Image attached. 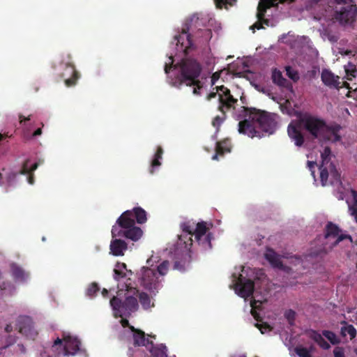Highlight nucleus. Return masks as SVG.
<instances>
[{
  "mask_svg": "<svg viewBox=\"0 0 357 357\" xmlns=\"http://www.w3.org/2000/svg\"><path fill=\"white\" fill-rule=\"evenodd\" d=\"M245 112V116L249 119H245L238 123V132L247 135L250 137H261L259 132L272 134L276 127L275 115L266 111L255 107H242Z\"/></svg>",
  "mask_w": 357,
  "mask_h": 357,
  "instance_id": "nucleus-1",
  "label": "nucleus"
},
{
  "mask_svg": "<svg viewBox=\"0 0 357 357\" xmlns=\"http://www.w3.org/2000/svg\"><path fill=\"white\" fill-rule=\"evenodd\" d=\"M170 64L166 63L165 66V73H169V70L174 66V68H179V74L178 79L180 84H185L186 86H193V93L195 95L200 94V89L203 85L199 79L202 72V66L195 59H184L177 64L173 65V57H169Z\"/></svg>",
  "mask_w": 357,
  "mask_h": 357,
  "instance_id": "nucleus-2",
  "label": "nucleus"
},
{
  "mask_svg": "<svg viewBox=\"0 0 357 357\" xmlns=\"http://www.w3.org/2000/svg\"><path fill=\"white\" fill-rule=\"evenodd\" d=\"M300 123L314 139L332 142H337L341 139L338 133L341 128L339 125L328 126L323 119L309 114L302 116Z\"/></svg>",
  "mask_w": 357,
  "mask_h": 357,
  "instance_id": "nucleus-3",
  "label": "nucleus"
},
{
  "mask_svg": "<svg viewBox=\"0 0 357 357\" xmlns=\"http://www.w3.org/2000/svg\"><path fill=\"white\" fill-rule=\"evenodd\" d=\"M341 229L337 225L328 222L324 229L323 236H319L318 241L321 242V247L312 251L310 255L312 257H322L329 252L335 246L342 241L349 238L351 241V237L347 234H341Z\"/></svg>",
  "mask_w": 357,
  "mask_h": 357,
  "instance_id": "nucleus-4",
  "label": "nucleus"
},
{
  "mask_svg": "<svg viewBox=\"0 0 357 357\" xmlns=\"http://www.w3.org/2000/svg\"><path fill=\"white\" fill-rule=\"evenodd\" d=\"M128 215H130V213L124 211L117 219L112 228V237L125 238L132 241H137L142 237V230L135 226V221L131 220Z\"/></svg>",
  "mask_w": 357,
  "mask_h": 357,
  "instance_id": "nucleus-5",
  "label": "nucleus"
},
{
  "mask_svg": "<svg viewBox=\"0 0 357 357\" xmlns=\"http://www.w3.org/2000/svg\"><path fill=\"white\" fill-rule=\"evenodd\" d=\"M57 75L61 79H63L66 86L71 87L77 84L79 78V74L76 70L73 63L72 56L70 54L63 56L59 63Z\"/></svg>",
  "mask_w": 357,
  "mask_h": 357,
  "instance_id": "nucleus-6",
  "label": "nucleus"
},
{
  "mask_svg": "<svg viewBox=\"0 0 357 357\" xmlns=\"http://www.w3.org/2000/svg\"><path fill=\"white\" fill-rule=\"evenodd\" d=\"M207 19L196 13L192 15L186 22L188 31H190L196 37H202L208 40L211 37V30L205 29Z\"/></svg>",
  "mask_w": 357,
  "mask_h": 357,
  "instance_id": "nucleus-7",
  "label": "nucleus"
},
{
  "mask_svg": "<svg viewBox=\"0 0 357 357\" xmlns=\"http://www.w3.org/2000/svg\"><path fill=\"white\" fill-rule=\"evenodd\" d=\"M337 4L342 6L335 13V18L340 24H348L353 22L357 13V6L351 3V0H335Z\"/></svg>",
  "mask_w": 357,
  "mask_h": 357,
  "instance_id": "nucleus-8",
  "label": "nucleus"
},
{
  "mask_svg": "<svg viewBox=\"0 0 357 357\" xmlns=\"http://www.w3.org/2000/svg\"><path fill=\"white\" fill-rule=\"evenodd\" d=\"M141 285L149 291L151 294L155 295L162 287L158 280L157 272L155 269L147 267L142 268V276L140 278Z\"/></svg>",
  "mask_w": 357,
  "mask_h": 357,
  "instance_id": "nucleus-9",
  "label": "nucleus"
},
{
  "mask_svg": "<svg viewBox=\"0 0 357 357\" xmlns=\"http://www.w3.org/2000/svg\"><path fill=\"white\" fill-rule=\"evenodd\" d=\"M80 341L75 337L70 335H63V338L57 337L54 343L53 347H60L59 353H63V356L75 355L79 350L80 347Z\"/></svg>",
  "mask_w": 357,
  "mask_h": 357,
  "instance_id": "nucleus-10",
  "label": "nucleus"
},
{
  "mask_svg": "<svg viewBox=\"0 0 357 357\" xmlns=\"http://www.w3.org/2000/svg\"><path fill=\"white\" fill-rule=\"evenodd\" d=\"M109 303L116 317H121L122 313L126 312L135 311L138 307L137 298L132 296H126L123 301L117 296H113Z\"/></svg>",
  "mask_w": 357,
  "mask_h": 357,
  "instance_id": "nucleus-11",
  "label": "nucleus"
},
{
  "mask_svg": "<svg viewBox=\"0 0 357 357\" xmlns=\"http://www.w3.org/2000/svg\"><path fill=\"white\" fill-rule=\"evenodd\" d=\"M16 325L19 333L29 339L35 340L38 335L33 319L29 316H20Z\"/></svg>",
  "mask_w": 357,
  "mask_h": 357,
  "instance_id": "nucleus-12",
  "label": "nucleus"
},
{
  "mask_svg": "<svg viewBox=\"0 0 357 357\" xmlns=\"http://www.w3.org/2000/svg\"><path fill=\"white\" fill-rule=\"evenodd\" d=\"M188 238L189 236H182V234L178 236V244L181 246H183L185 250L183 252L180 259H178V257L176 258V259L174 261V268L181 271H184L186 266L188 265L191 261L190 248L192 245L187 246L185 243V241H188Z\"/></svg>",
  "mask_w": 357,
  "mask_h": 357,
  "instance_id": "nucleus-13",
  "label": "nucleus"
},
{
  "mask_svg": "<svg viewBox=\"0 0 357 357\" xmlns=\"http://www.w3.org/2000/svg\"><path fill=\"white\" fill-rule=\"evenodd\" d=\"M208 227L205 222H201L195 226L194 236L199 245H202L204 248H211V234H206Z\"/></svg>",
  "mask_w": 357,
  "mask_h": 357,
  "instance_id": "nucleus-14",
  "label": "nucleus"
},
{
  "mask_svg": "<svg viewBox=\"0 0 357 357\" xmlns=\"http://www.w3.org/2000/svg\"><path fill=\"white\" fill-rule=\"evenodd\" d=\"M235 289L242 298H248L252 295L255 289L254 282L250 279H245L242 275L237 278Z\"/></svg>",
  "mask_w": 357,
  "mask_h": 357,
  "instance_id": "nucleus-15",
  "label": "nucleus"
},
{
  "mask_svg": "<svg viewBox=\"0 0 357 357\" xmlns=\"http://www.w3.org/2000/svg\"><path fill=\"white\" fill-rule=\"evenodd\" d=\"M227 92L219 94V106L218 110L225 114L231 108H234V105L237 102V99L234 98L230 93V90L227 89Z\"/></svg>",
  "mask_w": 357,
  "mask_h": 357,
  "instance_id": "nucleus-16",
  "label": "nucleus"
},
{
  "mask_svg": "<svg viewBox=\"0 0 357 357\" xmlns=\"http://www.w3.org/2000/svg\"><path fill=\"white\" fill-rule=\"evenodd\" d=\"M127 249L128 244L122 238L112 237L109 245L110 253L112 255L116 257L123 256Z\"/></svg>",
  "mask_w": 357,
  "mask_h": 357,
  "instance_id": "nucleus-17",
  "label": "nucleus"
},
{
  "mask_svg": "<svg viewBox=\"0 0 357 357\" xmlns=\"http://www.w3.org/2000/svg\"><path fill=\"white\" fill-rule=\"evenodd\" d=\"M328 171H330L331 176L333 177L335 181L341 183L340 174L336 169L335 166L333 163H330L328 166H320V178L323 185H325L327 183L328 178Z\"/></svg>",
  "mask_w": 357,
  "mask_h": 357,
  "instance_id": "nucleus-18",
  "label": "nucleus"
},
{
  "mask_svg": "<svg viewBox=\"0 0 357 357\" xmlns=\"http://www.w3.org/2000/svg\"><path fill=\"white\" fill-rule=\"evenodd\" d=\"M276 1H279L280 3H283L285 2L292 3L295 1V0H265L260 1L257 7V17L259 20H264L266 10L271 6H273Z\"/></svg>",
  "mask_w": 357,
  "mask_h": 357,
  "instance_id": "nucleus-19",
  "label": "nucleus"
},
{
  "mask_svg": "<svg viewBox=\"0 0 357 357\" xmlns=\"http://www.w3.org/2000/svg\"><path fill=\"white\" fill-rule=\"evenodd\" d=\"M321 78L323 83L330 88H338L340 84V77L327 69L322 70Z\"/></svg>",
  "mask_w": 357,
  "mask_h": 357,
  "instance_id": "nucleus-20",
  "label": "nucleus"
},
{
  "mask_svg": "<svg viewBox=\"0 0 357 357\" xmlns=\"http://www.w3.org/2000/svg\"><path fill=\"white\" fill-rule=\"evenodd\" d=\"M133 332V344L135 346L153 345V342L145 337V333L141 330L135 329L133 326L130 327Z\"/></svg>",
  "mask_w": 357,
  "mask_h": 357,
  "instance_id": "nucleus-21",
  "label": "nucleus"
},
{
  "mask_svg": "<svg viewBox=\"0 0 357 357\" xmlns=\"http://www.w3.org/2000/svg\"><path fill=\"white\" fill-rule=\"evenodd\" d=\"M126 211L130 213V215H128V218L131 220H135L138 224H144L147 220L146 211L139 206L135 207L132 210H127Z\"/></svg>",
  "mask_w": 357,
  "mask_h": 357,
  "instance_id": "nucleus-22",
  "label": "nucleus"
},
{
  "mask_svg": "<svg viewBox=\"0 0 357 357\" xmlns=\"http://www.w3.org/2000/svg\"><path fill=\"white\" fill-rule=\"evenodd\" d=\"M231 144L228 139L218 142L215 146V153L212 156L213 160H218V156H223L225 153L231 151Z\"/></svg>",
  "mask_w": 357,
  "mask_h": 357,
  "instance_id": "nucleus-23",
  "label": "nucleus"
},
{
  "mask_svg": "<svg viewBox=\"0 0 357 357\" xmlns=\"http://www.w3.org/2000/svg\"><path fill=\"white\" fill-rule=\"evenodd\" d=\"M195 226V222H191L190 221L182 222L180 225L182 229V236H189L188 241H185V243L187 246L192 245V236H194Z\"/></svg>",
  "mask_w": 357,
  "mask_h": 357,
  "instance_id": "nucleus-24",
  "label": "nucleus"
},
{
  "mask_svg": "<svg viewBox=\"0 0 357 357\" xmlns=\"http://www.w3.org/2000/svg\"><path fill=\"white\" fill-rule=\"evenodd\" d=\"M264 257L273 267L278 268L279 269H284V265L281 261L280 256L273 249L268 248Z\"/></svg>",
  "mask_w": 357,
  "mask_h": 357,
  "instance_id": "nucleus-25",
  "label": "nucleus"
},
{
  "mask_svg": "<svg viewBox=\"0 0 357 357\" xmlns=\"http://www.w3.org/2000/svg\"><path fill=\"white\" fill-rule=\"evenodd\" d=\"M287 132L289 137L294 141V143L297 146H301L303 144V135L296 126L289 124L287 128Z\"/></svg>",
  "mask_w": 357,
  "mask_h": 357,
  "instance_id": "nucleus-26",
  "label": "nucleus"
},
{
  "mask_svg": "<svg viewBox=\"0 0 357 357\" xmlns=\"http://www.w3.org/2000/svg\"><path fill=\"white\" fill-rule=\"evenodd\" d=\"M307 335L323 349L328 350L331 348L329 343L324 340L322 336L323 335L320 334L318 331L311 329L307 332Z\"/></svg>",
  "mask_w": 357,
  "mask_h": 357,
  "instance_id": "nucleus-27",
  "label": "nucleus"
},
{
  "mask_svg": "<svg viewBox=\"0 0 357 357\" xmlns=\"http://www.w3.org/2000/svg\"><path fill=\"white\" fill-rule=\"evenodd\" d=\"M192 33H188V30L185 31L183 29V32L177 36H175L174 40L176 41V45L181 44V47H184L187 49L190 47L192 45Z\"/></svg>",
  "mask_w": 357,
  "mask_h": 357,
  "instance_id": "nucleus-28",
  "label": "nucleus"
},
{
  "mask_svg": "<svg viewBox=\"0 0 357 357\" xmlns=\"http://www.w3.org/2000/svg\"><path fill=\"white\" fill-rule=\"evenodd\" d=\"M272 80L274 84L286 88L291 86V83L283 77L281 71L276 68L273 69L272 71Z\"/></svg>",
  "mask_w": 357,
  "mask_h": 357,
  "instance_id": "nucleus-29",
  "label": "nucleus"
},
{
  "mask_svg": "<svg viewBox=\"0 0 357 357\" xmlns=\"http://www.w3.org/2000/svg\"><path fill=\"white\" fill-rule=\"evenodd\" d=\"M127 267L124 263H118L116 268L114 269V278L116 280H119L121 278L126 277Z\"/></svg>",
  "mask_w": 357,
  "mask_h": 357,
  "instance_id": "nucleus-30",
  "label": "nucleus"
},
{
  "mask_svg": "<svg viewBox=\"0 0 357 357\" xmlns=\"http://www.w3.org/2000/svg\"><path fill=\"white\" fill-rule=\"evenodd\" d=\"M150 351L153 357H168L167 351V347L164 344H160L158 347H154L153 344L151 345Z\"/></svg>",
  "mask_w": 357,
  "mask_h": 357,
  "instance_id": "nucleus-31",
  "label": "nucleus"
},
{
  "mask_svg": "<svg viewBox=\"0 0 357 357\" xmlns=\"http://www.w3.org/2000/svg\"><path fill=\"white\" fill-rule=\"evenodd\" d=\"M12 275L16 280H24L26 278V273L24 270L16 264L11 265Z\"/></svg>",
  "mask_w": 357,
  "mask_h": 357,
  "instance_id": "nucleus-32",
  "label": "nucleus"
},
{
  "mask_svg": "<svg viewBox=\"0 0 357 357\" xmlns=\"http://www.w3.org/2000/svg\"><path fill=\"white\" fill-rule=\"evenodd\" d=\"M331 150L328 146H326L323 151V152L321 153V165L322 167L328 166L331 163L330 162L331 160Z\"/></svg>",
  "mask_w": 357,
  "mask_h": 357,
  "instance_id": "nucleus-33",
  "label": "nucleus"
},
{
  "mask_svg": "<svg viewBox=\"0 0 357 357\" xmlns=\"http://www.w3.org/2000/svg\"><path fill=\"white\" fill-rule=\"evenodd\" d=\"M139 300L141 305L144 309H149L151 307V298L146 293H140L139 294Z\"/></svg>",
  "mask_w": 357,
  "mask_h": 357,
  "instance_id": "nucleus-34",
  "label": "nucleus"
},
{
  "mask_svg": "<svg viewBox=\"0 0 357 357\" xmlns=\"http://www.w3.org/2000/svg\"><path fill=\"white\" fill-rule=\"evenodd\" d=\"M29 161L26 160L23 164V166L22 167V169L20 170V173L22 174H30L31 172L35 171L38 168V163H34L31 165V167H29Z\"/></svg>",
  "mask_w": 357,
  "mask_h": 357,
  "instance_id": "nucleus-35",
  "label": "nucleus"
},
{
  "mask_svg": "<svg viewBox=\"0 0 357 357\" xmlns=\"http://www.w3.org/2000/svg\"><path fill=\"white\" fill-rule=\"evenodd\" d=\"M322 335L326 338H327L332 344H337L340 342V340L337 338L336 335L331 331L324 330L322 331Z\"/></svg>",
  "mask_w": 357,
  "mask_h": 357,
  "instance_id": "nucleus-36",
  "label": "nucleus"
},
{
  "mask_svg": "<svg viewBox=\"0 0 357 357\" xmlns=\"http://www.w3.org/2000/svg\"><path fill=\"white\" fill-rule=\"evenodd\" d=\"M262 304V301H257L255 299H253L252 301H250V305L252 307V310H251V313L252 314V316L255 317V319L257 321H259V319H258V314L257 313V312L255 311L256 309H260V305Z\"/></svg>",
  "mask_w": 357,
  "mask_h": 357,
  "instance_id": "nucleus-37",
  "label": "nucleus"
},
{
  "mask_svg": "<svg viewBox=\"0 0 357 357\" xmlns=\"http://www.w3.org/2000/svg\"><path fill=\"white\" fill-rule=\"evenodd\" d=\"M287 75L292 79L294 82H297L299 79V75L296 70L293 69L291 66H288L285 67Z\"/></svg>",
  "mask_w": 357,
  "mask_h": 357,
  "instance_id": "nucleus-38",
  "label": "nucleus"
},
{
  "mask_svg": "<svg viewBox=\"0 0 357 357\" xmlns=\"http://www.w3.org/2000/svg\"><path fill=\"white\" fill-rule=\"evenodd\" d=\"M295 352L299 357H312L310 350L303 347H296Z\"/></svg>",
  "mask_w": 357,
  "mask_h": 357,
  "instance_id": "nucleus-39",
  "label": "nucleus"
},
{
  "mask_svg": "<svg viewBox=\"0 0 357 357\" xmlns=\"http://www.w3.org/2000/svg\"><path fill=\"white\" fill-rule=\"evenodd\" d=\"M169 263L168 261H162L157 268L156 272L157 275L159 274L160 275H165L169 269Z\"/></svg>",
  "mask_w": 357,
  "mask_h": 357,
  "instance_id": "nucleus-40",
  "label": "nucleus"
},
{
  "mask_svg": "<svg viewBox=\"0 0 357 357\" xmlns=\"http://www.w3.org/2000/svg\"><path fill=\"white\" fill-rule=\"evenodd\" d=\"M342 332L344 335L346 334L349 335L351 340L354 339L356 336V330L351 324L348 325L347 326L342 328Z\"/></svg>",
  "mask_w": 357,
  "mask_h": 357,
  "instance_id": "nucleus-41",
  "label": "nucleus"
},
{
  "mask_svg": "<svg viewBox=\"0 0 357 357\" xmlns=\"http://www.w3.org/2000/svg\"><path fill=\"white\" fill-rule=\"evenodd\" d=\"M162 155L155 153L154 158L153 159L150 167V173L153 174L154 167H158L161 165L160 160L162 159Z\"/></svg>",
  "mask_w": 357,
  "mask_h": 357,
  "instance_id": "nucleus-42",
  "label": "nucleus"
},
{
  "mask_svg": "<svg viewBox=\"0 0 357 357\" xmlns=\"http://www.w3.org/2000/svg\"><path fill=\"white\" fill-rule=\"evenodd\" d=\"M100 290L99 286L97 283H91L86 289V295L89 296H93Z\"/></svg>",
  "mask_w": 357,
  "mask_h": 357,
  "instance_id": "nucleus-43",
  "label": "nucleus"
},
{
  "mask_svg": "<svg viewBox=\"0 0 357 357\" xmlns=\"http://www.w3.org/2000/svg\"><path fill=\"white\" fill-rule=\"evenodd\" d=\"M236 0H214L215 6L218 8L222 9L224 6H233Z\"/></svg>",
  "mask_w": 357,
  "mask_h": 357,
  "instance_id": "nucleus-44",
  "label": "nucleus"
},
{
  "mask_svg": "<svg viewBox=\"0 0 357 357\" xmlns=\"http://www.w3.org/2000/svg\"><path fill=\"white\" fill-rule=\"evenodd\" d=\"M284 317L287 319L288 322L291 325L295 320L296 312L293 310H288L285 312Z\"/></svg>",
  "mask_w": 357,
  "mask_h": 357,
  "instance_id": "nucleus-45",
  "label": "nucleus"
},
{
  "mask_svg": "<svg viewBox=\"0 0 357 357\" xmlns=\"http://www.w3.org/2000/svg\"><path fill=\"white\" fill-rule=\"evenodd\" d=\"M225 119V114L222 113V116H215L212 121L213 126L214 127L217 128V129H218L219 127L220 126V125L224 121Z\"/></svg>",
  "mask_w": 357,
  "mask_h": 357,
  "instance_id": "nucleus-46",
  "label": "nucleus"
},
{
  "mask_svg": "<svg viewBox=\"0 0 357 357\" xmlns=\"http://www.w3.org/2000/svg\"><path fill=\"white\" fill-rule=\"evenodd\" d=\"M255 326L257 327L262 334L265 333L267 331H271L272 328L267 324H255Z\"/></svg>",
  "mask_w": 357,
  "mask_h": 357,
  "instance_id": "nucleus-47",
  "label": "nucleus"
},
{
  "mask_svg": "<svg viewBox=\"0 0 357 357\" xmlns=\"http://www.w3.org/2000/svg\"><path fill=\"white\" fill-rule=\"evenodd\" d=\"M334 357H345L344 350L342 347H337L333 350Z\"/></svg>",
  "mask_w": 357,
  "mask_h": 357,
  "instance_id": "nucleus-48",
  "label": "nucleus"
},
{
  "mask_svg": "<svg viewBox=\"0 0 357 357\" xmlns=\"http://www.w3.org/2000/svg\"><path fill=\"white\" fill-rule=\"evenodd\" d=\"M15 342H16V337H13L11 335H9L7 337V339H6L7 344L6 345L5 348L9 347L10 345H11L13 344H14Z\"/></svg>",
  "mask_w": 357,
  "mask_h": 357,
  "instance_id": "nucleus-49",
  "label": "nucleus"
},
{
  "mask_svg": "<svg viewBox=\"0 0 357 357\" xmlns=\"http://www.w3.org/2000/svg\"><path fill=\"white\" fill-rule=\"evenodd\" d=\"M215 89L217 91L218 95L219 96L220 93H224L225 92H227V88L223 85L218 86L215 87Z\"/></svg>",
  "mask_w": 357,
  "mask_h": 357,
  "instance_id": "nucleus-50",
  "label": "nucleus"
},
{
  "mask_svg": "<svg viewBox=\"0 0 357 357\" xmlns=\"http://www.w3.org/2000/svg\"><path fill=\"white\" fill-rule=\"evenodd\" d=\"M250 28L253 30H255V29H261L263 28V26L260 20H259L258 22H255Z\"/></svg>",
  "mask_w": 357,
  "mask_h": 357,
  "instance_id": "nucleus-51",
  "label": "nucleus"
},
{
  "mask_svg": "<svg viewBox=\"0 0 357 357\" xmlns=\"http://www.w3.org/2000/svg\"><path fill=\"white\" fill-rule=\"evenodd\" d=\"M219 77H220L219 73H215L213 74V75L211 77L212 85L215 84V82L219 79Z\"/></svg>",
  "mask_w": 357,
  "mask_h": 357,
  "instance_id": "nucleus-52",
  "label": "nucleus"
},
{
  "mask_svg": "<svg viewBox=\"0 0 357 357\" xmlns=\"http://www.w3.org/2000/svg\"><path fill=\"white\" fill-rule=\"evenodd\" d=\"M51 349L52 350V351L54 353V356H60L61 354H62L63 356V353H59L58 351L60 350V347H57L56 348H54L53 347V344L52 345V348Z\"/></svg>",
  "mask_w": 357,
  "mask_h": 357,
  "instance_id": "nucleus-53",
  "label": "nucleus"
},
{
  "mask_svg": "<svg viewBox=\"0 0 357 357\" xmlns=\"http://www.w3.org/2000/svg\"><path fill=\"white\" fill-rule=\"evenodd\" d=\"M307 164L308 168L312 171V174H314V172L312 171V169L316 165V162H313V161L307 160Z\"/></svg>",
  "mask_w": 357,
  "mask_h": 357,
  "instance_id": "nucleus-54",
  "label": "nucleus"
},
{
  "mask_svg": "<svg viewBox=\"0 0 357 357\" xmlns=\"http://www.w3.org/2000/svg\"><path fill=\"white\" fill-rule=\"evenodd\" d=\"M19 119H20V123H22L23 121H29L30 120V116H29L28 117H25L22 114H20L19 115Z\"/></svg>",
  "mask_w": 357,
  "mask_h": 357,
  "instance_id": "nucleus-55",
  "label": "nucleus"
},
{
  "mask_svg": "<svg viewBox=\"0 0 357 357\" xmlns=\"http://www.w3.org/2000/svg\"><path fill=\"white\" fill-rule=\"evenodd\" d=\"M217 94H218L217 91H216V92H211V93L208 95V96H207V100H211L212 98H215V97H216V96H217Z\"/></svg>",
  "mask_w": 357,
  "mask_h": 357,
  "instance_id": "nucleus-56",
  "label": "nucleus"
},
{
  "mask_svg": "<svg viewBox=\"0 0 357 357\" xmlns=\"http://www.w3.org/2000/svg\"><path fill=\"white\" fill-rule=\"evenodd\" d=\"M42 134V129L40 128L36 129L33 133V137H37Z\"/></svg>",
  "mask_w": 357,
  "mask_h": 357,
  "instance_id": "nucleus-57",
  "label": "nucleus"
},
{
  "mask_svg": "<svg viewBox=\"0 0 357 357\" xmlns=\"http://www.w3.org/2000/svg\"><path fill=\"white\" fill-rule=\"evenodd\" d=\"M12 331H13V326L10 324H7L5 327V331L7 333H10Z\"/></svg>",
  "mask_w": 357,
  "mask_h": 357,
  "instance_id": "nucleus-58",
  "label": "nucleus"
},
{
  "mask_svg": "<svg viewBox=\"0 0 357 357\" xmlns=\"http://www.w3.org/2000/svg\"><path fill=\"white\" fill-rule=\"evenodd\" d=\"M157 154L162 155L163 154V149L161 146H158L157 148V151L155 152Z\"/></svg>",
  "mask_w": 357,
  "mask_h": 357,
  "instance_id": "nucleus-59",
  "label": "nucleus"
},
{
  "mask_svg": "<svg viewBox=\"0 0 357 357\" xmlns=\"http://www.w3.org/2000/svg\"><path fill=\"white\" fill-rule=\"evenodd\" d=\"M17 347H19V349L21 351L22 353H24L26 349L23 344H17Z\"/></svg>",
  "mask_w": 357,
  "mask_h": 357,
  "instance_id": "nucleus-60",
  "label": "nucleus"
},
{
  "mask_svg": "<svg viewBox=\"0 0 357 357\" xmlns=\"http://www.w3.org/2000/svg\"><path fill=\"white\" fill-rule=\"evenodd\" d=\"M102 295L104 296V297H107V295H108V291L107 289H103L102 291Z\"/></svg>",
  "mask_w": 357,
  "mask_h": 357,
  "instance_id": "nucleus-61",
  "label": "nucleus"
},
{
  "mask_svg": "<svg viewBox=\"0 0 357 357\" xmlns=\"http://www.w3.org/2000/svg\"><path fill=\"white\" fill-rule=\"evenodd\" d=\"M28 181H29V183L30 184H33V176L29 175V178H28Z\"/></svg>",
  "mask_w": 357,
  "mask_h": 357,
  "instance_id": "nucleus-62",
  "label": "nucleus"
},
{
  "mask_svg": "<svg viewBox=\"0 0 357 357\" xmlns=\"http://www.w3.org/2000/svg\"><path fill=\"white\" fill-rule=\"evenodd\" d=\"M6 137H7V135L0 133V142L2 141L3 139H6Z\"/></svg>",
  "mask_w": 357,
  "mask_h": 357,
  "instance_id": "nucleus-63",
  "label": "nucleus"
},
{
  "mask_svg": "<svg viewBox=\"0 0 357 357\" xmlns=\"http://www.w3.org/2000/svg\"><path fill=\"white\" fill-rule=\"evenodd\" d=\"M309 350H310V354L314 351V350L315 349L313 345H311L309 349Z\"/></svg>",
  "mask_w": 357,
  "mask_h": 357,
  "instance_id": "nucleus-64",
  "label": "nucleus"
}]
</instances>
